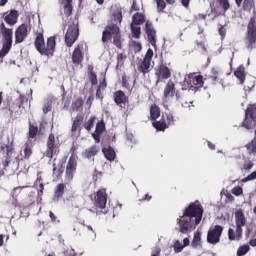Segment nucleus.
I'll return each instance as SVG.
<instances>
[{
  "label": "nucleus",
  "instance_id": "nucleus-41",
  "mask_svg": "<svg viewBox=\"0 0 256 256\" xmlns=\"http://www.w3.org/2000/svg\"><path fill=\"white\" fill-rule=\"evenodd\" d=\"M232 195H235L236 197H239L243 195V188L240 186H236L231 190Z\"/></svg>",
  "mask_w": 256,
  "mask_h": 256
},
{
  "label": "nucleus",
  "instance_id": "nucleus-10",
  "mask_svg": "<svg viewBox=\"0 0 256 256\" xmlns=\"http://www.w3.org/2000/svg\"><path fill=\"white\" fill-rule=\"evenodd\" d=\"M59 153V146L55 144V135L50 134L46 144V151L44 152V157L53 159V155Z\"/></svg>",
  "mask_w": 256,
  "mask_h": 256
},
{
  "label": "nucleus",
  "instance_id": "nucleus-22",
  "mask_svg": "<svg viewBox=\"0 0 256 256\" xmlns=\"http://www.w3.org/2000/svg\"><path fill=\"white\" fill-rule=\"evenodd\" d=\"M17 19H19V13L15 10L10 11V13L4 17V21L8 25H15V23H17Z\"/></svg>",
  "mask_w": 256,
  "mask_h": 256
},
{
  "label": "nucleus",
  "instance_id": "nucleus-2",
  "mask_svg": "<svg viewBox=\"0 0 256 256\" xmlns=\"http://www.w3.org/2000/svg\"><path fill=\"white\" fill-rule=\"evenodd\" d=\"M34 45L37 51L42 55H46V57H53L57 42L55 40V36H51L47 39V44L45 45V38L43 37V34L38 33Z\"/></svg>",
  "mask_w": 256,
  "mask_h": 256
},
{
  "label": "nucleus",
  "instance_id": "nucleus-48",
  "mask_svg": "<svg viewBox=\"0 0 256 256\" xmlns=\"http://www.w3.org/2000/svg\"><path fill=\"white\" fill-rule=\"evenodd\" d=\"M166 119H167L168 125H173V123H175V118L173 117V114H171V113L166 114Z\"/></svg>",
  "mask_w": 256,
  "mask_h": 256
},
{
  "label": "nucleus",
  "instance_id": "nucleus-6",
  "mask_svg": "<svg viewBox=\"0 0 256 256\" xmlns=\"http://www.w3.org/2000/svg\"><path fill=\"white\" fill-rule=\"evenodd\" d=\"M180 96L176 94L175 96V84L173 81H168L166 87L164 89V96H163V105L164 107H169L172 101H179Z\"/></svg>",
  "mask_w": 256,
  "mask_h": 256
},
{
  "label": "nucleus",
  "instance_id": "nucleus-15",
  "mask_svg": "<svg viewBox=\"0 0 256 256\" xmlns=\"http://www.w3.org/2000/svg\"><path fill=\"white\" fill-rule=\"evenodd\" d=\"M29 26L27 24L20 25L15 32V42L16 43H23L25 38L29 35Z\"/></svg>",
  "mask_w": 256,
  "mask_h": 256
},
{
  "label": "nucleus",
  "instance_id": "nucleus-55",
  "mask_svg": "<svg viewBox=\"0 0 256 256\" xmlns=\"http://www.w3.org/2000/svg\"><path fill=\"white\" fill-rule=\"evenodd\" d=\"M64 256H77V254H75V250L73 248H70L64 252Z\"/></svg>",
  "mask_w": 256,
  "mask_h": 256
},
{
  "label": "nucleus",
  "instance_id": "nucleus-19",
  "mask_svg": "<svg viewBox=\"0 0 256 256\" xmlns=\"http://www.w3.org/2000/svg\"><path fill=\"white\" fill-rule=\"evenodd\" d=\"M210 79L213 83H220V85H223V70L219 67H213L211 69Z\"/></svg>",
  "mask_w": 256,
  "mask_h": 256
},
{
  "label": "nucleus",
  "instance_id": "nucleus-18",
  "mask_svg": "<svg viewBox=\"0 0 256 256\" xmlns=\"http://www.w3.org/2000/svg\"><path fill=\"white\" fill-rule=\"evenodd\" d=\"M84 54H83V45H78L72 54V63L75 65H81L83 63Z\"/></svg>",
  "mask_w": 256,
  "mask_h": 256
},
{
  "label": "nucleus",
  "instance_id": "nucleus-4",
  "mask_svg": "<svg viewBox=\"0 0 256 256\" xmlns=\"http://www.w3.org/2000/svg\"><path fill=\"white\" fill-rule=\"evenodd\" d=\"M114 35V45L121 47V36L119 35V26L117 24H110L105 27L102 33V42L106 43Z\"/></svg>",
  "mask_w": 256,
  "mask_h": 256
},
{
  "label": "nucleus",
  "instance_id": "nucleus-12",
  "mask_svg": "<svg viewBox=\"0 0 256 256\" xmlns=\"http://www.w3.org/2000/svg\"><path fill=\"white\" fill-rule=\"evenodd\" d=\"M77 37H79V28L73 24L69 26L65 35V43L67 47H73V44L77 41Z\"/></svg>",
  "mask_w": 256,
  "mask_h": 256
},
{
  "label": "nucleus",
  "instance_id": "nucleus-49",
  "mask_svg": "<svg viewBox=\"0 0 256 256\" xmlns=\"http://www.w3.org/2000/svg\"><path fill=\"white\" fill-rule=\"evenodd\" d=\"M37 183H39V192H38V195L39 197H41V195H43V190L45 189V187L43 186V182H41V179H37L36 181V185Z\"/></svg>",
  "mask_w": 256,
  "mask_h": 256
},
{
  "label": "nucleus",
  "instance_id": "nucleus-61",
  "mask_svg": "<svg viewBox=\"0 0 256 256\" xmlns=\"http://www.w3.org/2000/svg\"><path fill=\"white\" fill-rule=\"evenodd\" d=\"M9 0H0V7H3L4 5H7V2Z\"/></svg>",
  "mask_w": 256,
  "mask_h": 256
},
{
  "label": "nucleus",
  "instance_id": "nucleus-34",
  "mask_svg": "<svg viewBox=\"0 0 256 256\" xmlns=\"http://www.w3.org/2000/svg\"><path fill=\"white\" fill-rule=\"evenodd\" d=\"M72 110L74 111H83V100L77 99L73 104H72Z\"/></svg>",
  "mask_w": 256,
  "mask_h": 256
},
{
  "label": "nucleus",
  "instance_id": "nucleus-21",
  "mask_svg": "<svg viewBox=\"0 0 256 256\" xmlns=\"http://www.w3.org/2000/svg\"><path fill=\"white\" fill-rule=\"evenodd\" d=\"M155 75L162 79H169L171 77V71L169 68L165 65H160L156 69Z\"/></svg>",
  "mask_w": 256,
  "mask_h": 256
},
{
  "label": "nucleus",
  "instance_id": "nucleus-54",
  "mask_svg": "<svg viewBox=\"0 0 256 256\" xmlns=\"http://www.w3.org/2000/svg\"><path fill=\"white\" fill-rule=\"evenodd\" d=\"M21 191H23V187L14 188L12 191V197H17V195H19V193H21Z\"/></svg>",
  "mask_w": 256,
  "mask_h": 256
},
{
  "label": "nucleus",
  "instance_id": "nucleus-44",
  "mask_svg": "<svg viewBox=\"0 0 256 256\" xmlns=\"http://www.w3.org/2000/svg\"><path fill=\"white\" fill-rule=\"evenodd\" d=\"M218 33L221 36L222 39H225V35H227V29L223 25L218 26Z\"/></svg>",
  "mask_w": 256,
  "mask_h": 256
},
{
  "label": "nucleus",
  "instance_id": "nucleus-56",
  "mask_svg": "<svg viewBox=\"0 0 256 256\" xmlns=\"http://www.w3.org/2000/svg\"><path fill=\"white\" fill-rule=\"evenodd\" d=\"M243 7L245 10L251 9V2L249 0H244Z\"/></svg>",
  "mask_w": 256,
  "mask_h": 256
},
{
  "label": "nucleus",
  "instance_id": "nucleus-43",
  "mask_svg": "<svg viewBox=\"0 0 256 256\" xmlns=\"http://www.w3.org/2000/svg\"><path fill=\"white\" fill-rule=\"evenodd\" d=\"M105 87H107V84L102 83L99 85L97 91H96V97L97 99H103V94L101 92V89H105Z\"/></svg>",
  "mask_w": 256,
  "mask_h": 256
},
{
  "label": "nucleus",
  "instance_id": "nucleus-16",
  "mask_svg": "<svg viewBox=\"0 0 256 256\" xmlns=\"http://www.w3.org/2000/svg\"><path fill=\"white\" fill-rule=\"evenodd\" d=\"M235 225L238 229H243L247 225V218L245 217V213H243V209L238 208L234 212Z\"/></svg>",
  "mask_w": 256,
  "mask_h": 256
},
{
  "label": "nucleus",
  "instance_id": "nucleus-33",
  "mask_svg": "<svg viewBox=\"0 0 256 256\" xmlns=\"http://www.w3.org/2000/svg\"><path fill=\"white\" fill-rule=\"evenodd\" d=\"M246 149L248 153H255L256 154V138L246 144Z\"/></svg>",
  "mask_w": 256,
  "mask_h": 256
},
{
  "label": "nucleus",
  "instance_id": "nucleus-24",
  "mask_svg": "<svg viewBox=\"0 0 256 256\" xmlns=\"http://www.w3.org/2000/svg\"><path fill=\"white\" fill-rule=\"evenodd\" d=\"M65 193V184H58L54 190L53 201H59Z\"/></svg>",
  "mask_w": 256,
  "mask_h": 256
},
{
  "label": "nucleus",
  "instance_id": "nucleus-8",
  "mask_svg": "<svg viewBox=\"0 0 256 256\" xmlns=\"http://www.w3.org/2000/svg\"><path fill=\"white\" fill-rule=\"evenodd\" d=\"M223 234V226L216 225L211 227L207 233V242L210 245H217L221 241V235Z\"/></svg>",
  "mask_w": 256,
  "mask_h": 256
},
{
  "label": "nucleus",
  "instance_id": "nucleus-39",
  "mask_svg": "<svg viewBox=\"0 0 256 256\" xmlns=\"http://www.w3.org/2000/svg\"><path fill=\"white\" fill-rule=\"evenodd\" d=\"M93 123H95V117L94 116L89 118L87 123H85L84 128L86 129V131H91V129H93Z\"/></svg>",
  "mask_w": 256,
  "mask_h": 256
},
{
  "label": "nucleus",
  "instance_id": "nucleus-46",
  "mask_svg": "<svg viewBox=\"0 0 256 256\" xmlns=\"http://www.w3.org/2000/svg\"><path fill=\"white\" fill-rule=\"evenodd\" d=\"M158 11H163L167 5L165 4V0H156Z\"/></svg>",
  "mask_w": 256,
  "mask_h": 256
},
{
  "label": "nucleus",
  "instance_id": "nucleus-32",
  "mask_svg": "<svg viewBox=\"0 0 256 256\" xmlns=\"http://www.w3.org/2000/svg\"><path fill=\"white\" fill-rule=\"evenodd\" d=\"M63 4H64V13L65 15H71L72 11H73V6L71 5V3L73 2V0H62Z\"/></svg>",
  "mask_w": 256,
  "mask_h": 256
},
{
  "label": "nucleus",
  "instance_id": "nucleus-57",
  "mask_svg": "<svg viewBox=\"0 0 256 256\" xmlns=\"http://www.w3.org/2000/svg\"><path fill=\"white\" fill-rule=\"evenodd\" d=\"M101 133L100 132H95L92 134L93 139H95L96 143H99V137Z\"/></svg>",
  "mask_w": 256,
  "mask_h": 256
},
{
  "label": "nucleus",
  "instance_id": "nucleus-58",
  "mask_svg": "<svg viewBox=\"0 0 256 256\" xmlns=\"http://www.w3.org/2000/svg\"><path fill=\"white\" fill-rule=\"evenodd\" d=\"M207 145L212 151L215 150V144H213L211 141H207Z\"/></svg>",
  "mask_w": 256,
  "mask_h": 256
},
{
  "label": "nucleus",
  "instance_id": "nucleus-37",
  "mask_svg": "<svg viewBox=\"0 0 256 256\" xmlns=\"http://www.w3.org/2000/svg\"><path fill=\"white\" fill-rule=\"evenodd\" d=\"M220 7H222V9L225 11H228V9L231 7V5L229 4V0H217Z\"/></svg>",
  "mask_w": 256,
  "mask_h": 256
},
{
  "label": "nucleus",
  "instance_id": "nucleus-1",
  "mask_svg": "<svg viewBox=\"0 0 256 256\" xmlns=\"http://www.w3.org/2000/svg\"><path fill=\"white\" fill-rule=\"evenodd\" d=\"M203 219V206L199 201L192 202L184 209L183 215L177 219L180 233L187 234L197 229Z\"/></svg>",
  "mask_w": 256,
  "mask_h": 256
},
{
  "label": "nucleus",
  "instance_id": "nucleus-47",
  "mask_svg": "<svg viewBox=\"0 0 256 256\" xmlns=\"http://www.w3.org/2000/svg\"><path fill=\"white\" fill-rule=\"evenodd\" d=\"M114 21L115 23H121V21H123V15L121 14V12H116L114 14Z\"/></svg>",
  "mask_w": 256,
  "mask_h": 256
},
{
  "label": "nucleus",
  "instance_id": "nucleus-40",
  "mask_svg": "<svg viewBox=\"0 0 256 256\" xmlns=\"http://www.w3.org/2000/svg\"><path fill=\"white\" fill-rule=\"evenodd\" d=\"M38 131H39V129L37 128V126L30 125L29 137H31L33 139L34 137L37 136Z\"/></svg>",
  "mask_w": 256,
  "mask_h": 256
},
{
  "label": "nucleus",
  "instance_id": "nucleus-17",
  "mask_svg": "<svg viewBox=\"0 0 256 256\" xmlns=\"http://www.w3.org/2000/svg\"><path fill=\"white\" fill-rule=\"evenodd\" d=\"M185 81L190 87H196V89L203 87V76L189 75L185 78Z\"/></svg>",
  "mask_w": 256,
  "mask_h": 256
},
{
  "label": "nucleus",
  "instance_id": "nucleus-26",
  "mask_svg": "<svg viewBox=\"0 0 256 256\" xmlns=\"http://www.w3.org/2000/svg\"><path fill=\"white\" fill-rule=\"evenodd\" d=\"M234 75L240 81L241 85L245 83V67H238L237 70L234 72Z\"/></svg>",
  "mask_w": 256,
  "mask_h": 256
},
{
  "label": "nucleus",
  "instance_id": "nucleus-25",
  "mask_svg": "<svg viewBox=\"0 0 256 256\" xmlns=\"http://www.w3.org/2000/svg\"><path fill=\"white\" fill-rule=\"evenodd\" d=\"M191 247H193V249H201V233L199 231L194 233Z\"/></svg>",
  "mask_w": 256,
  "mask_h": 256
},
{
  "label": "nucleus",
  "instance_id": "nucleus-52",
  "mask_svg": "<svg viewBox=\"0 0 256 256\" xmlns=\"http://www.w3.org/2000/svg\"><path fill=\"white\" fill-rule=\"evenodd\" d=\"M103 129H105V125L101 122H98L96 125V133H103Z\"/></svg>",
  "mask_w": 256,
  "mask_h": 256
},
{
  "label": "nucleus",
  "instance_id": "nucleus-28",
  "mask_svg": "<svg viewBox=\"0 0 256 256\" xmlns=\"http://www.w3.org/2000/svg\"><path fill=\"white\" fill-rule=\"evenodd\" d=\"M131 23L134 25H143L145 23V16L141 13H136L133 15Z\"/></svg>",
  "mask_w": 256,
  "mask_h": 256
},
{
  "label": "nucleus",
  "instance_id": "nucleus-13",
  "mask_svg": "<svg viewBox=\"0 0 256 256\" xmlns=\"http://www.w3.org/2000/svg\"><path fill=\"white\" fill-rule=\"evenodd\" d=\"M94 205L98 209H105L107 206V191L105 189L96 192Z\"/></svg>",
  "mask_w": 256,
  "mask_h": 256
},
{
  "label": "nucleus",
  "instance_id": "nucleus-3",
  "mask_svg": "<svg viewBox=\"0 0 256 256\" xmlns=\"http://www.w3.org/2000/svg\"><path fill=\"white\" fill-rule=\"evenodd\" d=\"M0 31L5 39L2 49L0 50V59H3L9 51H11V46L13 45V29L5 27V23L0 24Z\"/></svg>",
  "mask_w": 256,
  "mask_h": 256
},
{
  "label": "nucleus",
  "instance_id": "nucleus-23",
  "mask_svg": "<svg viewBox=\"0 0 256 256\" xmlns=\"http://www.w3.org/2000/svg\"><path fill=\"white\" fill-rule=\"evenodd\" d=\"M100 151L99 147L97 146H91L87 148L83 153L82 156L85 157V159H91L97 155V153Z\"/></svg>",
  "mask_w": 256,
  "mask_h": 256
},
{
  "label": "nucleus",
  "instance_id": "nucleus-27",
  "mask_svg": "<svg viewBox=\"0 0 256 256\" xmlns=\"http://www.w3.org/2000/svg\"><path fill=\"white\" fill-rule=\"evenodd\" d=\"M102 153H104V157L108 161H115V150H113V148L111 147L103 148Z\"/></svg>",
  "mask_w": 256,
  "mask_h": 256
},
{
  "label": "nucleus",
  "instance_id": "nucleus-30",
  "mask_svg": "<svg viewBox=\"0 0 256 256\" xmlns=\"http://www.w3.org/2000/svg\"><path fill=\"white\" fill-rule=\"evenodd\" d=\"M83 122V116L81 114H78L72 124V132H75L79 127L81 126V123Z\"/></svg>",
  "mask_w": 256,
  "mask_h": 256
},
{
  "label": "nucleus",
  "instance_id": "nucleus-60",
  "mask_svg": "<svg viewBox=\"0 0 256 256\" xmlns=\"http://www.w3.org/2000/svg\"><path fill=\"white\" fill-rule=\"evenodd\" d=\"M181 1L184 7H189V3L191 2V0H181Z\"/></svg>",
  "mask_w": 256,
  "mask_h": 256
},
{
  "label": "nucleus",
  "instance_id": "nucleus-20",
  "mask_svg": "<svg viewBox=\"0 0 256 256\" xmlns=\"http://www.w3.org/2000/svg\"><path fill=\"white\" fill-rule=\"evenodd\" d=\"M243 237V228H229L228 230V239L230 241H241V238Z\"/></svg>",
  "mask_w": 256,
  "mask_h": 256
},
{
  "label": "nucleus",
  "instance_id": "nucleus-64",
  "mask_svg": "<svg viewBox=\"0 0 256 256\" xmlns=\"http://www.w3.org/2000/svg\"><path fill=\"white\" fill-rule=\"evenodd\" d=\"M159 253H161V250L158 249L155 254H152L151 256H159Z\"/></svg>",
  "mask_w": 256,
  "mask_h": 256
},
{
  "label": "nucleus",
  "instance_id": "nucleus-9",
  "mask_svg": "<svg viewBox=\"0 0 256 256\" xmlns=\"http://www.w3.org/2000/svg\"><path fill=\"white\" fill-rule=\"evenodd\" d=\"M153 59V49L149 48L145 54V57L143 60H140L138 62V71L140 73H149L151 69V61Z\"/></svg>",
  "mask_w": 256,
  "mask_h": 256
},
{
  "label": "nucleus",
  "instance_id": "nucleus-51",
  "mask_svg": "<svg viewBox=\"0 0 256 256\" xmlns=\"http://www.w3.org/2000/svg\"><path fill=\"white\" fill-rule=\"evenodd\" d=\"M89 79H90L92 85H97V75H95V73L90 72Z\"/></svg>",
  "mask_w": 256,
  "mask_h": 256
},
{
  "label": "nucleus",
  "instance_id": "nucleus-5",
  "mask_svg": "<svg viewBox=\"0 0 256 256\" xmlns=\"http://www.w3.org/2000/svg\"><path fill=\"white\" fill-rule=\"evenodd\" d=\"M161 117V109L157 105H152L150 107V118L152 121L153 127L157 131H165L167 129V123H165V120L157 121Z\"/></svg>",
  "mask_w": 256,
  "mask_h": 256
},
{
  "label": "nucleus",
  "instance_id": "nucleus-14",
  "mask_svg": "<svg viewBox=\"0 0 256 256\" xmlns=\"http://www.w3.org/2000/svg\"><path fill=\"white\" fill-rule=\"evenodd\" d=\"M145 32L148 37L149 43L153 47H155V45H157V31H155V27H153V23L146 21Z\"/></svg>",
  "mask_w": 256,
  "mask_h": 256
},
{
  "label": "nucleus",
  "instance_id": "nucleus-63",
  "mask_svg": "<svg viewBox=\"0 0 256 256\" xmlns=\"http://www.w3.org/2000/svg\"><path fill=\"white\" fill-rule=\"evenodd\" d=\"M3 239H4L3 234H0V247H3Z\"/></svg>",
  "mask_w": 256,
  "mask_h": 256
},
{
  "label": "nucleus",
  "instance_id": "nucleus-36",
  "mask_svg": "<svg viewBox=\"0 0 256 256\" xmlns=\"http://www.w3.org/2000/svg\"><path fill=\"white\" fill-rule=\"evenodd\" d=\"M173 249H174V251H175L176 253H181V251H183V249H185V246H183V245L181 244V241L176 240V241L174 242Z\"/></svg>",
  "mask_w": 256,
  "mask_h": 256
},
{
  "label": "nucleus",
  "instance_id": "nucleus-42",
  "mask_svg": "<svg viewBox=\"0 0 256 256\" xmlns=\"http://www.w3.org/2000/svg\"><path fill=\"white\" fill-rule=\"evenodd\" d=\"M31 144L26 143L24 148V155L26 159H29L31 157Z\"/></svg>",
  "mask_w": 256,
  "mask_h": 256
},
{
  "label": "nucleus",
  "instance_id": "nucleus-11",
  "mask_svg": "<svg viewBox=\"0 0 256 256\" xmlns=\"http://www.w3.org/2000/svg\"><path fill=\"white\" fill-rule=\"evenodd\" d=\"M77 159H78L77 154L73 152L66 166L67 181H71L73 179V175H75V171H77Z\"/></svg>",
  "mask_w": 256,
  "mask_h": 256
},
{
  "label": "nucleus",
  "instance_id": "nucleus-59",
  "mask_svg": "<svg viewBox=\"0 0 256 256\" xmlns=\"http://www.w3.org/2000/svg\"><path fill=\"white\" fill-rule=\"evenodd\" d=\"M189 243H190L189 238H184L182 245H183V247H188Z\"/></svg>",
  "mask_w": 256,
  "mask_h": 256
},
{
  "label": "nucleus",
  "instance_id": "nucleus-29",
  "mask_svg": "<svg viewBox=\"0 0 256 256\" xmlns=\"http://www.w3.org/2000/svg\"><path fill=\"white\" fill-rule=\"evenodd\" d=\"M114 101L117 105H121L122 103H125V93H123V91H117L114 94Z\"/></svg>",
  "mask_w": 256,
  "mask_h": 256
},
{
  "label": "nucleus",
  "instance_id": "nucleus-31",
  "mask_svg": "<svg viewBox=\"0 0 256 256\" xmlns=\"http://www.w3.org/2000/svg\"><path fill=\"white\" fill-rule=\"evenodd\" d=\"M132 35L135 39H139L141 37V26L138 24H130Z\"/></svg>",
  "mask_w": 256,
  "mask_h": 256
},
{
  "label": "nucleus",
  "instance_id": "nucleus-35",
  "mask_svg": "<svg viewBox=\"0 0 256 256\" xmlns=\"http://www.w3.org/2000/svg\"><path fill=\"white\" fill-rule=\"evenodd\" d=\"M249 253V245L240 246L237 250V256L247 255Z\"/></svg>",
  "mask_w": 256,
  "mask_h": 256
},
{
  "label": "nucleus",
  "instance_id": "nucleus-50",
  "mask_svg": "<svg viewBox=\"0 0 256 256\" xmlns=\"http://www.w3.org/2000/svg\"><path fill=\"white\" fill-rule=\"evenodd\" d=\"M52 109V104L51 101H48L46 104L43 106V113H49Z\"/></svg>",
  "mask_w": 256,
  "mask_h": 256
},
{
  "label": "nucleus",
  "instance_id": "nucleus-62",
  "mask_svg": "<svg viewBox=\"0 0 256 256\" xmlns=\"http://www.w3.org/2000/svg\"><path fill=\"white\" fill-rule=\"evenodd\" d=\"M50 218L52 221H55L57 219V217L55 216V214H53V212H50Z\"/></svg>",
  "mask_w": 256,
  "mask_h": 256
},
{
  "label": "nucleus",
  "instance_id": "nucleus-7",
  "mask_svg": "<svg viewBox=\"0 0 256 256\" xmlns=\"http://www.w3.org/2000/svg\"><path fill=\"white\" fill-rule=\"evenodd\" d=\"M246 49L248 51H253L256 47V28L255 24H253V20H251L248 24L247 37L245 40Z\"/></svg>",
  "mask_w": 256,
  "mask_h": 256
},
{
  "label": "nucleus",
  "instance_id": "nucleus-53",
  "mask_svg": "<svg viewBox=\"0 0 256 256\" xmlns=\"http://www.w3.org/2000/svg\"><path fill=\"white\" fill-rule=\"evenodd\" d=\"M133 49H134L135 53H139V51H141V49H143V47L141 46V44L139 42H133Z\"/></svg>",
  "mask_w": 256,
  "mask_h": 256
},
{
  "label": "nucleus",
  "instance_id": "nucleus-38",
  "mask_svg": "<svg viewBox=\"0 0 256 256\" xmlns=\"http://www.w3.org/2000/svg\"><path fill=\"white\" fill-rule=\"evenodd\" d=\"M241 169L242 171H250V169H253V162L251 160H246Z\"/></svg>",
  "mask_w": 256,
  "mask_h": 256
},
{
  "label": "nucleus",
  "instance_id": "nucleus-45",
  "mask_svg": "<svg viewBox=\"0 0 256 256\" xmlns=\"http://www.w3.org/2000/svg\"><path fill=\"white\" fill-rule=\"evenodd\" d=\"M254 179H256V171L252 172L246 178L242 179V183H247V181H254Z\"/></svg>",
  "mask_w": 256,
  "mask_h": 256
}]
</instances>
